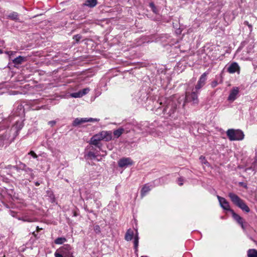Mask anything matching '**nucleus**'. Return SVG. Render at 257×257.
I'll return each instance as SVG.
<instances>
[{
	"label": "nucleus",
	"instance_id": "nucleus-1",
	"mask_svg": "<svg viewBox=\"0 0 257 257\" xmlns=\"http://www.w3.org/2000/svg\"><path fill=\"white\" fill-rule=\"evenodd\" d=\"M180 98L181 97L177 99L174 96L168 98L166 101L165 105L163 108L164 113L169 115L173 114L176 110L178 105L181 103Z\"/></svg>",
	"mask_w": 257,
	"mask_h": 257
},
{
	"label": "nucleus",
	"instance_id": "nucleus-2",
	"mask_svg": "<svg viewBox=\"0 0 257 257\" xmlns=\"http://www.w3.org/2000/svg\"><path fill=\"white\" fill-rule=\"evenodd\" d=\"M73 247L68 244L60 247L54 253L55 257H75Z\"/></svg>",
	"mask_w": 257,
	"mask_h": 257
},
{
	"label": "nucleus",
	"instance_id": "nucleus-3",
	"mask_svg": "<svg viewBox=\"0 0 257 257\" xmlns=\"http://www.w3.org/2000/svg\"><path fill=\"white\" fill-rule=\"evenodd\" d=\"M228 196L230 198L232 203L240 208L242 211L248 213L250 211V209L246 204L244 201L240 198L237 195L233 193H229Z\"/></svg>",
	"mask_w": 257,
	"mask_h": 257
},
{
	"label": "nucleus",
	"instance_id": "nucleus-4",
	"mask_svg": "<svg viewBox=\"0 0 257 257\" xmlns=\"http://www.w3.org/2000/svg\"><path fill=\"white\" fill-rule=\"evenodd\" d=\"M198 93L199 91H196V90L191 92H186L185 97L184 98L182 97L180 99L181 101L184 99L183 105L184 106L185 104L188 102H192L193 104H197L199 102Z\"/></svg>",
	"mask_w": 257,
	"mask_h": 257
},
{
	"label": "nucleus",
	"instance_id": "nucleus-5",
	"mask_svg": "<svg viewBox=\"0 0 257 257\" xmlns=\"http://www.w3.org/2000/svg\"><path fill=\"white\" fill-rule=\"evenodd\" d=\"M226 135L231 141H240L244 138L243 132L239 130L229 129L226 132Z\"/></svg>",
	"mask_w": 257,
	"mask_h": 257
},
{
	"label": "nucleus",
	"instance_id": "nucleus-6",
	"mask_svg": "<svg viewBox=\"0 0 257 257\" xmlns=\"http://www.w3.org/2000/svg\"><path fill=\"white\" fill-rule=\"evenodd\" d=\"M99 121V118H87V117H83V118H76L73 121L72 125L73 126H79L81 124L85 122H98Z\"/></svg>",
	"mask_w": 257,
	"mask_h": 257
},
{
	"label": "nucleus",
	"instance_id": "nucleus-7",
	"mask_svg": "<svg viewBox=\"0 0 257 257\" xmlns=\"http://www.w3.org/2000/svg\"><path fill=\"white\" fill-rule=\"evenodd\" d=\"M101 197V194L99 192L95 191L92 193H91L88 198L90 199H92L96 205V207L99 208L101 206V203L99 201V199Z\"/></svg>",
	"mask_w": 257,
	"mask_h": 257
},
{
	"label": "nucleus",
	"instance_id": "nucleus-8",
	"mask_svg": "<svg viewBox=\"0 0 257 257\" xmlns=\"http://www.w3.org/2000/svg\"><path fill=\"white\" fill-rule=\"evenodd\" d=\"M208 74V73L207 72H204L201 75L197 84L195 87V89L196 90V91H199V89L205 85Z\"/></svg>",
	"mask_w": 257,
	"mask_h": 257
},
{
	"label": "nucleus",
	"instance_id": "nucleus-9",
	"mask_svg": "<svg viewBox=\"0 0 257 257\" xmlns=\"http://www.w3.org/2000/svg\"><path fill=\"white\" fill-rule=\"evenodd\" d=\"M217 197L220 206L224 210L229 211L230 212L231 210H233L232 209H230L229 202L224 198L220 197L218 195L217 196Z\"/></svg>",
	"mask_w": 257,
	"mask_h": 257
},
{
	"label": "nucleus",
	"instance_id": "nucleus-10",
	"mask_svg": "<svg viewBox=\"0 0 257 257\" xmlns=\"http://www.w3.org/2000/svg\"><path fill=\"white\" fill-rule=\"evenodd\" d=\"M133 164V162L130 158H123L118 162V165L120 168L127 167L132 165Z\"/></svg>",
	"mask_w": 257,
	"mask_h": 257
},
{
	"label": "nucleus",
	"instance_id": "nucleus-11",
	"mask_svg": "<svg viewBox=\"0 0 257 257\" xmlns=\"http://www.w3.org/2000/svg\"><path fill=\"white\" fill-rule=\"evenodd\" d=\"M239 93V88L237 87H233L230 90L229 95L228 97V100L233 101L236 98Z\"/></svg>",
	"mask_w": 257,
	"mask_h": 257
},
{
	"label": "nucleus",
	"instance_id": "nucleus-12",
	"mask_svg": "<svg viewBox=\"0 0 257 257\" xmlns=\"http://www.w3.org/2000/svg\"><path fill=\"white\" fill-rule=\"evenodd\" d=\"M231 213L232 214V216L233 219L241 225V228L243 229H245V227L243 225V218L240 216L238 214H236L234 212L233 210H231Z\"/></svg>",
	"mask_w": 257,
	"mask_h": 257
},
{
	"label": "nucleus",
	"instance_id": "nucleus-13",
	"mask_svg": "<svg viewBox=\"0 0 257 257\" xmlns=\"http://www.w3.org/2000/svg\"><path fill=\"white\" fill-rule=\"evenodd\" d=\"M240 67L236 62L232 63L227 68V71L229 73H239Z\"/></svg>",
	"mask_w": 257,
	"mask_h": 257
},
{
	"label": "nucleus",
	"instance_id": "nucleus-14",
	"mask_svg": "<svg viewBox=\"0 0 257 257\" xmlns=\"http://www.w3.org/2000/svg\"><path fill=\"white\" fill-rule=\"evenodd\" d=\"M103 141L109 142L112 139V133L110 131H101L100 132Z\"/></svg>",
	"mask_w": 257,
	"mask_h": 257
},
{
	"label": "nucleus",
	"instance_id": "nucleus-15",
	"mask_svg": "<svg viewBox=\"0 0 257 257\" xmlns=\"http://www.w3.org/2000/svg\"><path fill=\"white\" fill-rule=\"evenodd\" d=\"M153 186L149 185L148 184H145L142 188L141 192V195L142 197H144L153 188Z\"/></svg>",
	"mask_w": 257,
	"mask_h": 257
},
{
	"label": "nucleus",
	"instance_id": "nucleus-16",
	"mask_svg": "<svg viewBox=\"0 0 257 257\" xmlns=\"http://www.w3.org/2000/svg\"><path fill=\"white\" fill-rule=\"evenodd\" d=\"M137 128L144 132H148L149 123L147 121L141 122L136 126Z\"/></svg>",
	"mask_w": 257,
	"mask_h": 257
},
{
	"label": "nucleus",
	"instance_id": "nucleus-17",
	"mask_svg": "<svg viewBox=\"0 0 257 257\" xmlns=\"http://www.w3.org/2000/svg\"><path fill=\"white\" fill-rule=\"evenodd\" d=\"M7 18L16 22H20L19 14L15 12H12L8 15Z\"/></svg>",
	"mask_w": 257,
	"mask_h": 257
},
{
	"label": "nucleus",
	"instance_id": "nucleus-18",
	"mask_svg": "<svg viewBox=\"0 0 257 257\" xmlns=\"http://www.w3.org/2000/svg\"><path fill=\"white\" fill-rule=\"evenodd\" d=\"M97 4V0H86L83 4V6H86L89 8H94Z\"/></svg>",
	"mask_w": 257,
	"mask_h": 257
},
{
	"label": "nucleus",
	"instance_id": "nucleus-19",
	"mask_svg": "<svg viewBox=\"0 0 257 257\" xmlns=\"http://www.w3.org/2000/svg\"><path fill=\"white\" fill-rule=\"evenodd\" d=\"M125 132H126V133H127L129 132V131L128 130H126L125 131L124 128L120 127L118 129L114 131L113 134H114V136L116 138H119L122 135V134L123 133H124Z\"/></svg>",
	"mask_w": 257,
	"mask_h": 257
},
{
	"label": "nucleus",
	"instance_id": "nucleus-20",
	"mask_svg": "<svg viewBox=\"0 0 257 257\" xmlns=\"http://www.w3.org/2000/svg\"><path fill=\"white\" fill-rule=\"evenodd\" d=\"M135 235L134 231L131 229H128L125 233L124 238L127 241H130Z\"/></svg>",
	"mask_w": 257,
	"mask_h": 257
},
{
	"label": "nucleus",
	"instance_id": "nucleus-21",
	"mask_svg": "<svg viewBox=\"0 0 257 257\" xmlns=\"http://www.w3.org/2000/svg\"><path fill=\"white\" fill-rule=\"evenodd\" d=\"M26 60V59L25 57L19 56V57H17L13 60V63L15 65H20L23 62H25Z\"/></svg>",
	"mask_w": 257,
	"mask_h": 257
},
{
	"label": "nucleus",
	"instance_id": "nucleus-22",
	"mask_svg": "<svg viewBox=\"0 0 257 257\" xmlns=\"http://www.w3.org/2000/svg\"><path fill=\"white\" fill-rule=\"evenodd\" d=\"M89 144L95 146L99 149H100L102 146V144L100 143V142L97 141L96 138H94L93 136L91 138Z\"/></svg>",
	"mask_w": 257,
	"mask_h": 257
},
{
	"label": "nucleus",
	"instance_id": "nucleus-23",
	"mask_svg": "<svg viewBox=\"0 0 257 257\" xmlns=\"http://www.w3.org/2000/svg\"><path fill=\"white\" fill-rule=\"evenodd\" d=\"M139 237L138 232L137 231V232L135 235V237H134V248L135 249L136 253H137L138 250V247L139 246Z\"/></svg>",
	"mask_w": 257,
	"mask_h": 257
},
{
	"label": "nucleus",
	"instance_id": "nucleus-24",
	"mask_svg": "<svg viewBox=\"0 0 257 257\" xmlns=\"http://www.w3.org/2000/svg\"><path fill=\"white\" fill-rule=\"evenodd\" d=\"M248 257H257V250L255 249H249L247 251Z\"/></svg>",
	"mask_w": 257,
	"mask_h": 257
},
{
	"label": "nucleus",
	"instance_id": "nucleus-25",
	"mask_svg": "<svg viewBox=\"0 0 257 257\" xmlns=\"http://www.w3.org/2000/svg\"><path fill=\"white\" fill-rule=\"evenodd\" d=\"M67 241V239L64 237H60L57 238L54 240V243L57 244H62L63 243Z\"/></svg>",
	"mask_w": 257,
	"mask_h": 257
},
{
	"label": "nucleus",
	"instance_id": "nucleus-26",
	"mask_svg": "<svg viewBox=\"0 0 257 257\" xmlns=\"http://www.w3.org/2000/svg\"><path fill=\"white\" fill-rule=\"evenodd\" d=\"M70 95L71 97L74 98H80L83 96L80 90L78 92L72 93Z\"/></svg>",
	"mask_w": 257,
	"mask_h": 257
},
{
	"label": "nucleus",
	"instance_id": "nucleus-27",
	"mask_svg": "<svg viewBox=\"0 0 257 257\" xmlns=\"http://www.w3.org/2000/svg\"><path fill=\"white\" fill-rule=\"evenodd\" d=\"M14 127L17 129L18 131H20L23 127V122L17 121L14 125Z\"/></svg>",
	"mask_w": 257,
	"mask_h": 257
},
{
	"label": "nucleus",
	"instance_id": "nucleus-28",
	"mask_svg": "<svg viewBox=\"0 0 257 257\" xmlns=\"http://www.w3.org/2000/svg\"><path fill=\"white\" fill-rule=\"evenodd\" d=\"M25 172L30 175L31 179H33L34 178V175L33 173V170L31 168H30L29 167L26 168Z\"/></svg>",
	"mask_w": 257,
	"mask_h": 257
},
{
	"label": "nucleus",
	"instance_id": "nucleus-29",
	"mask_svg": "<svg viewBox=\"0 0 257 257\" xmlns=\"http://www.w3.org/2000/svg\"><path fill=\"white\" fill-rule=\"evenodd\" d=\"M150 8L152 9V11L156 14L158 13V10H157V8L155 6L154 4L153 3H150L149 5Z\"/></svg>",
	"mask_w": 257,
	"mask_h": 257
},
{
	"label": "nucleus",
	"instance_id": "nucleus-30",
	"mask_svg": "<svg viewBox=\"0 0 257 257\" xmlns=\"http://www.w3.org/2000/svg\"><path fill=\"white\" fill-rule=\"evenodd\" d=\"M222 82V78H220V80L218 82L217 80H214L212 82L211 85L212 87L214 88L219 83H221Z\"/></svg>",
	"mask_w": 257,
	"mask_h": 257
},
{
	"label": "nucleus",
	"instance_id": "nucleus-31",
	"mask_svg": "<svg viewBox=\"0 0 257 257\" xmlns=\"http://www.w3.org/2000/svg\"><path fill=\"white\" fill-rule=\"evenodd\" d=\"M94 138H96L97 141L100 142L101 141H103L102 136L101 135L100 132L93 136Z\"/></svg>",
	"mask_w": 257,
	"mask_h": 257
},
{
	"label": "nucleus",
	"instance_id": "nucleus-32",
	"mask_svg": "<svg viewBox=\"0 0 257 257\" xmlns=\"http://www.w3.org/2000/svg\"><path fill=\"white\" fill-rule=\"evenodd\" d=\"M87 157L91 159H95L96 157V155L94 153L92 152H89L87 155Z\"/></svg>",
	"mask_w": 257,
	"mask_h": 257
},
{
	"label": "nucleus",
	"instance_id": "nucleus-33",
	"mask_svg": "<svg viewBox=\"0 0 257 257\" xmlns=\"http://www.w3.org/2000/svg\"><path fill=\"white\" fill-rule=\"evenodd\" d=\"M89 91L90 89L89 88H85L80 90L82 96H84L87 94L89 92Z\"/></svg>",
	"mask_w": 257,
	"mask_h": 257
},
{
	"label": "nucleus",
	"instance_id": "nucleus-34",
	"mask_svg": "<svg viewBox=\"0 0 257 257\" xmlns=\"http://www.w3.org/2000/svg\"><path fill=\"white\" fill-rule=\"evenodd\" d=\"M94 230L96 234H99L101 232L100 227L98 225L94 226Z\"/></svg>",
	"mask_w": 257,
	"mask_h": 257
},
{
	"label": "nucleus",
	"instance_id": "nucleus-35",
	"mask_svg": "<svg viewBox=\"0 0 257 257\" xmlns=\"http://www.w3.org/2000/svg\"><path fill=\"white\" fill-rule=\"evenodd\" d=\"M73 39L78 43L81 39V36L79 35H76L74 36Z\"/></svg>",
	"mask_w": 257,
	"mask_h": 257
},
{
	"label": "nucleus",
	"instance_id": "nucleus-36",
	"mask_svg": "<svg viewBox=\"0 0 257 257\" xmlns=\"http://www.w3.org/2000/svg\"><path fill=\"white\" fill-rule=\"evenodd\" d=\"M29 155L32 156L34 158H37L38 157V156L36 155V154L33 151H30L29 153Z\"/></svg>",
	"mask_w": 257,
	"mask_h": 257
},
{
	"label": "nucleus",
	"instance_id": "nucleus-37",
	"mask_svg": "<svg viewBox=\"0 0 257 257\" xmlns=\"http://www.w3.org/2000/svg\"><path fill=\"white\" fill-rule=\"evenodd\" d=\"M26 168H28L25 164L21 163V166L20 167V169L24 171H26Z\"/></svg>",
	"mask_w": 257,
	"mask_h": 257
},
{
	"label": "nucleus",
	"instance_id": "nucleus-38",
	"mask_svg": "<svg viewBox=\"0 0 257 257\" xmlns=\"http://www.w3.org/2000/svg\"><path fill=\"white\" fill-rule=\"evenodd\" d=\"M26 168H28L25 164L21 163V166L20 167V169L24 171H26Z\"/></svg>",
	"mask_w": 257,
	"mask_h": 257
},
{
	"label": "nucleus",
	"instance_id": "nucleus-39",
	"mask_svg": "<svg viewBox=\"0 0 257 257\" xmlns=\"http://www.w3.org/2000/svg\"><path fill=\"white\" fill-rule=\"evenodd\" d=\"M183 180H184V179L182 177H180V178H178V182L179 185L182 186L183 185Z\"/></svg>",
	"mask_w": 257,
	"mask_h": 257
},
{
	"label": "nucleus",
	"instance_id": "nucleus-40",
	"mask_svg": "<svg viewBox=\"0 0 257 257\" xmlns=\"http://www.w3.org/2000/svg\"><path fill=\"white\" fill-rule=\"evenodd\" d=\"M16 53V52L12 51L6 52V53L8 55H9L10 56H11L12 55L15 54Z\"/></svg>",
	"mask_w": 257,
	"mask_h": 257
},
{
	"label": "nucleus",
	"instance_id": "nucleus-41",
	"mask_svg": "<svg viewBox=\"0 0 257 257\" xmlns=\"http://www.w3.org/2000/svg\"><path fill=\"white\" fill-rule=\"evenodd\" d=\"M48 124L51 126H54L56 124V121L52 120L48 122Z\"/></svg>",
	"mask_w": 257,
	"mask_h": 257
},
{
	"label": "nucleus",
	"instance_id": "nucleus-42",
	"mask_svg": "<svg viewBox=\"0 0 257 257\" xmlns=\"http://www.w3.org/2000/svg\"><path fill=\"white\" fill-rule=\"evenodd\" d=\"M248 28H249V34L251 33V32H252V26L251 24H249L248 25H247Z\"/></svg>",
	"mask_w": 257,
	"mask_h": 257
},
{
	"label": "nucleus",
	"instance_id": "nucleus-43",
	"mask_svg": "<svg viewBox=\"0 0 257 257\" xmlns=\"http://www.w3.org/2000/svg\"><path fill=\"white\" fill-rule=\"evenodd\" d=\"M18 109H20V110H22L23 112H24V110L23 109V106L22 105H19L18 106Z\"/></svg>",
	"mask_w": 257,
	"mask_h": 257
},
{
	"label": "nucleus",
	"instance_id": "nucleus-44",
	"mask_svg": "<svg viewBox=\"0 0 257 257\" xmlns=\"http://www.w3.org/2000/svg\"><path fill=\"white\" fill-rule=\"evenodd\" d=\"M13 168L14 169H15L17 170V171H18V170H20V168H19V167H18V166H13Z\"/></svg>",
	"mask_w": 257,
	"mask_h": 257
},
{
	"label": "nucleus",
	"instance_id": "nucleus-45",
	"mask_svg": "<svg viewBox=\"0 0 257 257\" xmlns=\"http://www.w3.org/2000/svg\"><path fill=\"white\" fill-rule=\"evenodd\" d=\"M131 125V124H127V126H127L125 128H124L125 130L126 131V130H127L126 129H130ZM128 130L130 131L129 130Z\"/></svg>",
	"mask_w": 257,
	"mask_h": 257
},
{
	"label": "nucleus",
	"instance_id": "nucleus-46",
	"mask_svg": "<svg viewBox=\"0 0 257 257\" xmlns=\"http://www.w3.org/2000/svg\"><path fill=\"white\" fill-rule=\"evenodd\" d=\"M243 24L247 26L249 24V23L247 21H244Z\"/></svg>",
	"mask_w": 257,
	"mask_h": 257
},
{
	"label": "nucleus",
	"instance_id": "nucleus-47",
	"mask_svg": "<svg viewBox=\"0 0 257 257\" xmlns=\"http://www.w3.org/2000/svg\"><path fill=\"white\" fill-rule=\"evenodd\" d=\"M35 184L36 186H39L40 185V183L38 182H35Z\"/></svg>",
	"mask_w": 257,
	"mask_h": 257
},
{
	"label": "nucleus",
	"instance_id": "nucleus-48",
	"mask_svg": "<svg viewBox=\"0 0 257 257\" xmlns=\"http://www.w3.org/2000/svg\"><path fill=\"white\" fill-rule=\"evenodd\" d=\"M22 220H23V221H29H29H30V220H29L25 219H23Z\"/></svg>",
	"mask_w": 257,
	"mask_h": 257
},
{
	"label": "nucleus",
	"instance_id": "nucleus-49",
	"mask_svg": "<svg viewBox=\"0 0 257 257\" xmlns=\"http://www.w3.org/2000/svg\"><path fill=\"white\" fill-rule=\"evenodd\" d=\"M204 159H205L204 157H203L202 156L200 157V160H202V159L204 160Z\"/></svg>",
	"mask_w": 257,
	"mask_h": 257
},
{
	"label": "nucleus",
	"instance_id": "nucleus-50",
	"mask_svg": "<svg viewBox=\"0 0 257 257\" xmlns=\"http://www.w3.org/2000/svg\"><path fill=\"white\" fill-rule=\"evenodd\" d=\"M253 170H255V169H257V168H256L255 167V166L253 167V168H252Z\"/></svg>",
	"mask_w": 257,
	"mask_h": 257
},
{
	"label": "nucleus",
	"instance_id": "nucleus-51",
	"mask_svg": "<svg viewBox=\"0 0 257 257\" xmlns=\"http://www.w3.org/2000/svg\"><path fill=\"white\" fill-rule=\"evenodd\" d=\"M2 53H3V51L1 49H0V54H2Z\"/></svg>",
	"mask_w": 257,
	"mask_h": 257
},
{
	"label": "nucleus",
	"instance_id": "nucleus-52",
	"mask_svg": "<svg viewBox=\"0 0 257 257\" xmlns=\"http://www.w3.org/2000/svg\"><path fill=\"white\" fill-rule=\"evenodd\" d=\"M203 159H202V160H201L202 163H203Z\"/></svg>",
	"mask_w": 257,
	"mask_h": 257
},
{
	"label": "nucleus",
	"instance_id": "nucleus-53",
	"mask_svg": "<svg viewBox=\"0 0 257 257\" xmlns=\"http://www.w3.org/2000/svg\"><path fill=\"white\" fill-rule=\"evenodd\" d=\"M203 159H202V160H201L202 163H203Z\"/></svg>",
	"mask_w": 257,
	"mask_h": 257
},
{
	"label": "nucleus",
	"instance_id": "nucleus-54",
	"mask_svg": "<svg viewBox=\"0 0 257 257\" xmlns=\"http://www.w3.org/2000/svg\"><path fill=\"white\" fill-rule=\"evenodd\" d=\"M203 159H202V160H201L202 163H203Z\"/></svg>",
	"mask_w": 257,
	"mask_h": 257
},
{
	"label": "nucleus",
	"instance_id": "nucleus-55",
	"mask_svg": "<svg viewBox=\"0 0 257 257\" xmlns=\"http://www.w3.org/2000/svg\"><path fill=\"white\" fill-rule=\"evenodd\" d=\"M141 257H148L147 256H142Z\"/></svg>",
	"mask_w": 257,
	"mask_h": 257
}]
</instances>
